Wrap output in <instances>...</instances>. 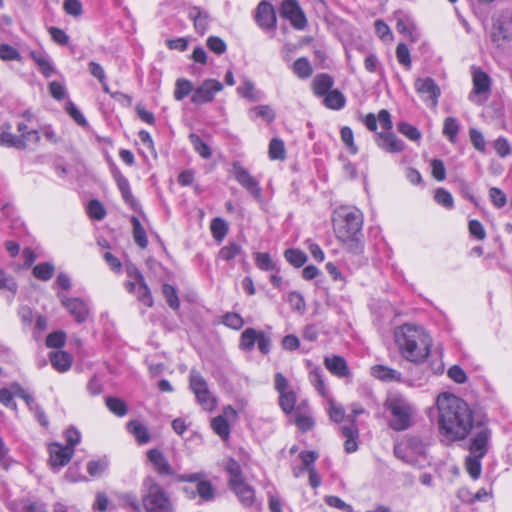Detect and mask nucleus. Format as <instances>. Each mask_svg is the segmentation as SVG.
<instances>
[{
    "instance_id": "aec40b11",
    "label": "nucleus",
    "mask_w": 512,
    "mask_h": 512,
    "mask_svg": "<svg viewBox=\"0 0 512 512\" xmlns=\"http://www.w3.org/2000/svg\"><path fill=\"white\" fill-rule=\"evenodd\" d=\"M230 488L235 492L239 501L244 506H251L254 503L255 491L252 486L245 482V480L231 485Z\"/></svg>"
},
{
    "instance_id": "b1692460",
    "label": "nucleus",
    "mask_w": 512,
    "mask_h": 512,
    "mask_svg": "<svg viewBox=\"0 0 512 512\" xmlns=\"http://www.w3.org/2000/svg\"><path fill=\"white\" fill-rule=\"evenodd\" d=\"M324 363L326 368L338 377H346L349 375L347 363L341 356L325 357Z\"/></svg>"
},
{
    "instance_id": "79ce46f5",
    "label": "nucleus",
    "mask_w": 512,
    "mask_h": 512,
    "mask_svg": "<svg viewBox=\"0 0 512 512\" xmlns=\"http://www.w3.org/2000/svg\"><path fill=\"white\" fill-rule=\"evenodd\" d=\"M225 469L229 473V486L244 480L241 472V467L238 462L233 459H229L225 464Z\"/></svg>"
},
{
    "instance_id": "3c124183",
    "label": "nucleus",
    "mask_w": 512,
    "mask_h": 512,
    "mask_svg": "<svg viewBox=\"0 0 512 512\" xmlns=\"http://www.w3.org/2000/svg\"><path fill=\"white\" fill-rule=\"evenodd\" d=\"M309 380L322 396H326L327 391L321 374V370L319 368L311 370L309 374Z\"/></svg>"
},
{
    "instance_id": "412c9836",
    "label": "nucleus",
    "mask_w": 512,
    "mask_h": 512,
    "mask_svg": "<svg viewBox=\"0 0 512 512\" xmlns=\"http://www.w3.org/2000/svg\"><path fill=\"white\" fill-rule=\"evenodd\" d=\"M371 375L383 382H401V373L395 369L384 365H374L371 367Z\"/></svg>"
},
{
    "instance_id": "4468645a",
    "label": "nucleus",
    "mask_w": 512,
    "mask_h": 512,
    "mask_svg": "<svg viewBox=\"0 0 512 512\" xmlns=\"http://www.w3.org/2000/svg\"><path fill=\"white\" fill-rule=\"evenodd\" d=\"M238 183L245 188L253 197H261V188L258 181L243 167L235 163L231 171Z\"/></svg>"
},
{
    "instance_id": "a211bd4d",
    "label": "nucleus",
    "mask_w": 512,
    "mask_h": 512,
    "mask_svg": "<svg viewBox=\"0 0 512 512\" xmlns=\"http://www.w3.org/2000/svg\"><path fill=\"white\" fill-rule=\"evenodd\" d=\"M255 20L261 28H274L276 15L273 6L267 1H261L256 9Z\"/></svg>"
},
{
    "instance_id": "f3484780",
    "label": "nucleus",
    "mask_w": 512,
    "mask_h": 512,
    "mask_svg": "<svg viewBox=\"0 0 512 512\" xmlns=\"http://www.w3.org/2000/svg\"><path fill=\"white\" fill-rule=\"evenodd\" d=\"M129 277L134 278L137 281V288L135 294L137 299L147 307L153 306V298L151 291L147 286L142 273L135 267L127 270Z\"/></svg>"
},
{
    "instance_id": "bf43d9fd",
    "label": "nucleus",
    "mask_w": 512,
    "mask_h": 512,
    "mask_svg": "<svg viewBox=\"0 0 512 512\" xmlns=\"http://www.w3.org/2000/svg\"><path fill=\"white\" fill-rule=\"evenodd\" d=\"M22 140L9 131H0V145L5 147L20 148Z\"/></svg>"
},
{
    "instance_id": "1a4fd4ad",
    "label": "nucleus",
    "mask_w": 512,
    "mask_h": 512,
    "mask_svg": "<svg viewBox=\"0 0 512 512\" xmlns=\"http://www.w3.org/2000/svg\"><path fill=\"white\" fill-rule=\"evenodd\" d=\"M415 89L428 106L432 108L437 106L441 90L432 78L425 77L416 79Z\"/></svg>"
},
{
    "instance_id": "13d9d810",
    "label": "nucleus",
    "mask_w": 512,
    "mask_h": 512,
    "mask_svg": "<svg viewBox=\"0 0 512 512\" xmlns=\"http://www.w3.org/2000/svg\"><path fill=\"white\" fill-rule=\"evenodd\" d=\"M269 156L270 158L283 159L285 156L284 142L280 139H272L269 144Z\"/></svg>"
},
{
    "instance_id": "2eb2a0df",
    "label": "nucleus",
    "mask_w": 512,
    "mask_h": 512,
    "mask_svg": "<svg viewBox=\"0 0 512 512\" xmlns=\"http://www.w3.org/2000/svg\"><path fill=\"white\" fill-rule=\"evenodd\" d=\"M49 462L53 469H60L67 465L74 455L71 447H65L59 443H51L49 445Z\"/></svg>"
},
{
    "instance_id": "9b49d317",
    "label": "nucleus",
    "mask_w": 512,
    "mask_h": 512,
    "mask_svg": "<svg viewBox=\"0 0 512 512\" xmlns=\"http://www.w3.org/2000/svg\"><path fill=\"white\" fill-rule=\"evenodd\" d=\"M408 451H410L412 454L423 455L425 453V444L419 437L409 436L394 447L395 456L403 461L410 463L411 458L408 454Z\"/></svg>"
},
{
    "instance_id": "393cba45",
    "label": "nucleus",
    "mask_w": 512,
    "mask_h": 512,
    "mask_svg": "<svg viewBox=\"0 0 512 512\" xmlns=\"http://www.w3.org/2000/svg\"><path fill=\"white\" fill-rule=\"evenodd\" d=\"M51 365L58 372H66L71 368L72 357L65 351L51 352L49 355Z\"/></svg>"
},
{
    "instance_id": "37998d69",
    "label": "nucleus",
    "mask_w": 512,
    "mask_h": 512,
    "mask_svg": "<svg viewBox=\"0 0 512 512\" xmlns=\"http://www.w3.org/2000/svg\"><path fill=\"white\" fill-rule=\"evenodd\" d=\"M477 455L470 454L465 461L466 470L473 479L479 478L481 474V459Z\"/></svg>"
},
{
    "instance_id": "f704fd0d",
    "label": "nucleus",
    "mask_w": 512,
    "mask_h": 512,
    "mask_svg": "<svg viewBox=\"0 0 512 512\" xmlns=\"http://www.w3.org/2000/svg\"><path fill=\"white\" fill-rule=\"evenodd\" d=\"M324 96V104L329 109L339 110L345 105V97L338 90H332Z\"/></svg>"
},
{
    "instance_id": "680f3d73",
    "label": "nucleus",
    "mask_w": 512,
    "mask_h": 512,
    "mask_svg": "<svg viewBox=\"0 0 512 512\" xmlns=\"http://www.w3.org/2000/svg\"><path fill=\"white\" fill-rule=\"evenodd\" d=\"M140 138L142 142V148L141 151L143 153V157L146 159H149L151 157H156L153 145H152V139L148 132H141Z\"/></svg>"
},
{
    "instance_id": "c9c22d12",
    "label": "nucleus",
    "mask_w": 512,
    "mask_h": 512,
    "mask_svg": "<svg viewBox=\"0 0 512 512\" xmlns=\"http://www.w3.org/2000/svg\"><path fill=\"white\" fill-rule=\"evenodd\" d=\"M192 91H193V85H192L191 81L184 79V78H179L176 80L175 90H174V98L177 101L183 100Z\"/></svg>"
},
{
    "instance_id": "cd10ccee",
    "label": "nucleus",
    "mask_w": 512,
    "mask_h": 512,
    "mask_svg": "<svg viewBox=\"0 0 512 512\" xmlns=\"http://www.w3.org/2000/svg\"><path fill=\"white\" fill-rule=\"evenodd\" d=\"M494 28L499 31L503 39H512V12L506 11L501 14Z\"/></svg>"
},
{
    "instance_id": "0e129e2a",
    "label": "nucleus",
    "mask_w": 512,
    "mask_h": 512,
    "mask_svg": "<svg viewBox=\"0 0 512 512\" xmlns=\"http://www.w3.org/2000/svg\"><path fill=\"white\" fill-rule=\"evenodd\" d=\"M255 263L259 269L264 271H271L275 268L274 262L267 253H256Z\"/></svg>"
},
{
    "instance_id": "4c0bfd02",
    "label": "nucleus",
    "mask_w": 512,
    "mask_h": 512,
    "mask_svg": "<svg viewBox=\"0 0 512 512\" xmlns=\"http://www.w3.org/2000/svg\"><path fill=\"white\" fill-rule=\"evenodd\" d=\"M105 403L107 408L118 417H123L128 411L126 403L120 398L106 397Z\"/></svg>"
},
{
    "instance_id": "5fc2aeb1",
    "label": "nucleus",
    "mask_w": 512,
    "mask_h": 512,
    "mask_svg": "<svg viewBox=\"0 0 512 512\" xmlns=\"http://www.w3.org/2000/svg\"><path fill=\"white\" fill-rule=\"evenodd\" d=\"M396 28L399 33L406 35L413 41L415 40V38L413 36L414 31H415V26L410 19L399 17L397 19Z\"/></svg>"
},
{
    "instance_id": "338daca9",
    "label": "nucleus",
    "mask_w": 512,
    "mask_h": 512,
    "mask_svg": "<svg viewBox=\"0 0 512 512\" xmlns=\"http://www.w3.org/2000/svg\"><path fill=\"white\" fill-rule=\"evenodd\" d=\"M459 130L458 123L455 118L447 117L444 120L443 133L450 139L454 140Z\"/></svg>"
},
{
    "instance_id": "8fccbe9b",
    "label": "nucleus",
    "mask_w": 512,
    "mask_h": 512,
    "mask_svg": "<svg viewBox=\"0 0 512 512\" xmlns=\"http://www.w3.org/2000/svg\"><path fill=\"white\" fill-rule=\"evenodd\" d=\"M251 117L259 116L266 122L270 123L275 119V112L269 105H260L250 110Z\"/></svg>"
},
{
    "instance_id": "39448f33",
    "label": "nucleus",
    "mask_w": 512,
    "mask_h": 512,
    "mask_svg": "<svg viewBox=\"0 0 512 512\" xmlns=\"http://www.w3.org/2000/svg\"><path fill=\"white\" fill-rule=\"evenodd\" d=\"M386 409L390 412L389 426L395 431H403L412 425L414 409L402 396H391L385 402Z\"/></svg>"
},
{
    "instance_id": "c03bdc74",
    "label": "nucleus",
    "mask_w": 512,
    "mask_h": 512,
    "mask_svg": "<svg viewBox=\"0 0 512 512\" xmlns=\"http://www.w3.org/2000/svg\"><path fill=\"white\" fill-rule=\"evenodd\" d=\"M286 260L294 267H301L307 261V255L298 249H288L285 251Z\"/></svg>"
},
{
    "instance_id": "473e14b6",
    "label": "nucleus",
    "mask_w": 512,
    "mask_h": 512,
    "mask_svg": "<svg viewBox=\"0 0 512 512\" xmlns=\"http://www.w3.org/2000/svg\"><path fill=\"white\" fill-rule=\"evenodd\" d=\"M259 337V332L254 328L245 329L240 338V348L245 351H250L253 349L255 343H257Z\"/></svg>"
},
{
    "instance_id": "4d7b16f0",
    "label": "nucleus",
    "mask_w": 512,
    "mask_h": 512,
    "mask_svg": "<svg viewBox=\"0 0 512 512\" xmlns=\"http://www.w3.org/2000/svg\"><path fill=\"white\" fill-rule=\"evenodd\" d=\"M398 131L412 141H418L421 138L420 131L413 125L401 122L397 126Z\"/></svg>"
},
{
    "instance_id": "72a5a7b5",
    "label": "nucleus",
    "mask_w": 512,
    "mask_h": 512,
    "mask_svg": "<svg viewBox=\"0 0 512 512\" xmlns=\"http://www.w3.org/2000/svg\"><path fill=\"white\" fill-rule=\"evenodd\" d=\"M131 223L133 225V237L136 244L142 249L146 248L148 245V239L146 237V232L140 223V220L133 216L131 218Z\"/></svg>"
},
{
    "instance_id": "bb28decb",
    "label": "nucleus",
    "mask_w": 512,
    "mask_h": 512,
    "mask_svg": "<svg viewBox=\"0 0 512 512\" xmlns=\"http://www.w3.org/2000/svg\"><path fill=\"white\" fill-rule=\"evenodd\" d=\"M342 435L345 438L344 448L347 453L355 452L358 449L357 437H358V429L354 422H352L348 426H343L341 428Z\"/></svg>"
},
{
    "instance_id": "58836bf2",
    "label": "nucleus",
    "mask_w": 512,
    "mask_h": 512,
    "mask_svg": "<svg viewBox=\"0 0 512 512\" xmlns=\"http://www.w3.org/2000/svg\"><path fill=\"white\" fill-rule=\"evenodd\" d=\"M54 265L48 262L39 263L33 268V275L42 281H48L54 274Z\"/></svg>"
},
{
    "instance_id": "864d4df0",
    "label": "nucleus",
    "mask_w": 512,
    "mask_h": 512,
    "mask_svg": "<svg viewBox=\"0 0 512 512\" xmlns=\"http://www.w3.org/2000/svg\"><path fill=\"white\" fill-rule=\"evenodd\" d=\"M434 199L439 205L445 207L446 209H451L454 206L452 195L444 188H438L435 191Z\"/></svg>"
},
{
    "instance_id": "49530a36",
    "label": "nucleus",
    "mask_w": 512,
    "mask_h": 512,
    "mask_svg": "<svg viewBox=\"0 0 512 512\" xmlns=\"http://www.w3.org/2000/svg\"><path fill=\"white\" fill-rule=\"evenodd\" d=\"M162 293H163V295L166 299V302L170 308H172L174 310L179 308L180 301H179L176 289L173 286H171L169 284H164L162 286Z\"/></svg>"
},
{
    "instance_id": "ea45409f",
    "label": "nucleus",
    "mask_w": 512,
    "mask_h": 512,
    "mask_svg": "<svg viewBox=\"0 0 512 512\" xmlns=\"http://www.w3.org/2000/svg\"><path fill=\"white\" fill-rule=\"evenodd\" d=\"M211 427L213 431L222 439H227L230 434V428L227 420L223 416H217L212 419Z\"/></svg>"
},
{
    "instance_id": "f257e3e1",
    "label": "nucleus",
    "mask_w": 512,
    "mask_h": 512,
    "mask_svg": "<svg viewBox=\"0 0 512 512\" xmlns=\"http://www.w3.org/2000/svg\"><path fill=\"white\" fill-rule=\"evenodd\" d=\"M436 405L441 437L447 442L464 440L476 423L469 404L453 394L442 393L437 397Z\"/></svg>"
},
{
    "instance_id": "0eeeda50",
    "label": "nucleus",
    "mask_w": 512,
    "mask_h": 512,
    "mask_svg": "<svg viewBox=\"0 0 512 512\" xmlns=\"http://www.w3.org/2000/svg\"><path fill=\"white\" fill-rule=\"evenodd\" d=\"M203 472L176 475L177 482H196V492L203 501H211L215 497V489L211 482L205 479Z\"/></svg>"
},
{
    "instance_id": "5701e85b",
    "label": "nucleus",
    "mask_w": 512,
    "mask_h": 512,
    "mask_svg": "<svg viewBox=\"0 0 512 512\" xmlns=\"http://www.w3.org/2000/svg\"><path fill=\"white\" fill-rule=\"evenodd\" d=\"M111 171L114 175V178L117 182L118 188L121 191L122 197L124 201L129 204L132 208H135L137 203L130 191V186L128 180L121 175V173L116 169L115 165H111Z\"/></svg>"
},
{
    "instance_id": "f8f14e48",
    "label": "nucleus",
    "mask_w": 512,
    "mask_h": 512,
    "mask_svg": "<svg viewBox=\"0 0 512 512\" xmlns=\"http://www.w3.org/2000/svg\"><path fill=\"white\" fill-rule=\"evenodd\" d=\"M281 16L288 19L292 26L302 30L307 25L304 12L296 0H284L281 5Z\"/></svg>"
},
{
    "instance_id": "e2e57ef3",
    "label": "nucleus",
    "mask_w": 512,
    "mask_h": 512,
    "mask_svg": "<svg viewBox=\"0 0 512 512\" xmlns=\"http://www.w3.org/2000/svg\"><path fill=\"white\" fill-rule=\"evenodd\" d=\"M396 57L398 62L406 68L411 67V57L408 47L404 43H399L396 48Z\"/></svg>"
},
{
    "instance_id": "7c9ffc66",
    "label": "nucleus",
    "mask_w": 512,
    "mask_h": 512,
    "mask_svg": "<svg viewBox=\"0 0 512 512\" xmlns=\"http://www.w3.org/2000/svg\"><path fill=\"white\" fill-rule=\"evenodd\" d=\"M30 56L45 77H50L53 74L54 68L45 54L40 51H31Z\"/></svg>"
},
{
    "instance_id": "dca6fc26",
    "label": "nucleus",
    "mask_w": 512,
    "mask_h": 512,
    "mask_svg": "<svg viewBox=\"0 0 512 512\" xmlns=\"http://www.w3.org/2000/svg\"><path fill=\"white\" fill-rule=\"evenodd\" d=\"M147 458L160 476H172L176 480L178 474L159 449H150L147 452Z\"/></svg>"
},
{
    "instance_id": "7ed1b4c3",
    "label": "nucleus",
    "mask_w": 512,
    "mask_h": 512,
    "mask_svg": "<svg viewBox=\"0 0 512 512\" xmlns=\"http://www.w3.org/2000/svg\"><path fill=\"white\" fill-rule=\"evenodd\" d=\"M142 505L146 512H172L173 504L169 494L153 477L143 481Z\"/></svg>"
},
{
    "instance_id": "c756f323",
    "label": "nucleus",
    "mask_w": 512,
    "mask_h": 512,
    "mask_svg": "<svg viewBox=\"0 0 512 512\" xmlns=\"http://www.w3.org/2000/svg\"><path fill=\"white\" fill-rule=\"evenodd\" d=\"M127 429L140 444H145L150 441L148 429L139 421L132 420L128 422Z\"/></svg>"
},
{
    "instance_id": "a878e982",
    "label": "nucleus",
    "mask_w": 512,
    "mask_h": 512,
    "mask_svg": "<svg viewBox=\"0 0 512 512\" xmlns=\"http://www.w3.org/2000/svg\"><path fill=\"white\" fill-rule=\"evenodd\" d=\"M188 15L193 20L194 27L198 33L204 34L208 30L209 16L206 12L194 6L190 8Z\"/></svg>"
},
{
    "instance_id": "423d86ee",
    "label": "nucleus",
    "mask_w": 512,
    "mask_h": 512,
    "mask_svg": "<svg viewBox=\"0 0 512 512\" xmlns=\"http://www.w3.org/2000/svg\"><path fill=\"white\" fill-rule=\"evenodd\" d=\"M189 380L198 403L203 409L212 411L216 407V399L210 393L206 380L194 369L190 372Z\"/></svg>"
},
{
    "instance_id": "e433bc0d",
    "label": "nucleus",
    "mask_w": 512,
    "mask_h": 512,
    "mask_svg": "<svg viewBox=\"0 0 512 512\" xmlns=\"http://www.w3.org/2000/svg\"><path fill=\"white\" fill-rule=\"evenodd\" d=\"M211 233L218 242L222 241L228 232V225L222 218H214L210 225Z\"/></svg>"
},
{
    "instance_id": "f03ea898",
    "label": "nucleus",
    "mask_w": 512,
    "mask_h": 512,
    "mask_svg": "<svg viewBox=\"0 0 512 512\" xmlns=\"http://www.w3.org/2000/svg\"><path fill=\"white\" fill-rule=\"evenodd\" d=\"M394 338L401 355L406 360L423 363L428 358L432 340L422 327L404 324L395 329Z\"/></svg>"
},
{
    "instance_id": "6ab92c4d",
    "label": "nucleus",
    "mask_w": 512,
    "mask_h": 512,
    "mask_svg": "<svg viewBox=\"0 0 512 512\" xmlns=\"http://www.w3.org/2000/svg\"><path fill=\"white\" fill-rule=\"evenodd\" d=\"M377 143L387 152H400L404 149L403 142L391 131L377 134Z\"/></svg>"
},
{
    "instance_id": "20e7f679",
    "label": "nucleus",
    "mask_w": 512,
    "mask_h": 512,
    "mask_svg": "<svg viewBox=\"0 0 512 512\" xmlns=\"http://www.w3.org/2000/svg\"><path fill=\"white\" fill-rule=\"evenodd\" d=\"M363 225V215L357 208L341 207L335 220V232L343 242L357 240Z\"/></svg>"
},
{
    "instance_id": "052dcab7",
    "label": "nucleus",
    "mask_w": 512,
    "mask_h": 512,
    "mask_svg": "<svg viewBox=\"0 0 512 512\" xmlns=\"http://www.w3.org/2000/svg\"><path fill=\"white\" fill-rule=\"evenodd\" d=\"M87 209L89 216L96 220H102L106 215L104 206L98 200H91Z\"/></svg>"
},
{
    "instance_id": "6e6552de",
    "label": "nucleus",
    "mask_w": 512,
    "mask_h": 512,
    "mask_svg": "<svg viewBox=\"0 0 512 512\" xmlns=\"http://www.w3.org/2000/svg\"><path fill=\"white\" fill-rule=\"evenodd\" d=\"M473 429H475V432L471 438V444L469 447L470 454L477 455L478 457H484L488 451L491 431L487 425L481 421L476 422Z\"/></svg>"
},
{
    "instance_id": "69168bd1",
    "label": "nucleus",
    "mask_w": 512,
    "mask_h": 512,
    "mask_svg": "<svg viewBox=\"0 0 512 512\" xmlns=\"http://www.w3.org/2000/svg\"><path fill=\"white\" fill-rule=\"evenodd\" d=\"M0 290H7L11 293H15L17 290V284L13 277L6 274V272L0 267Z\"/></svg>"
},
{
    "instance_id": "ddd939ff",
    "label": "nucleus",
    "mask_w": 512,
    "mask_h": 512,
    "mask_svg": "<svg viewBox=\"0 0 512 512\" xmlns=\"http://www.w3.org/2000/svg\"><path fill=\"white\" fill-rule=\"evenodd\" d=\"M57 296L61 304L78 323L86 321L89 316V308L84 300L80 298H69L62 293H58Z\"/></svg>"
},
{
    "instance_id": "6e6d98bb",
    "label": "nucleus",
    "mask_w": 512,
    "mask_h": 512,
    "mask_svg": "<svg viewBox=\"0 0 512 512\" xmlns=\"http://www.w3.org/2000/svg\"><path fill=\"white\" fill-rule=\"evenodd\" d=\"M117 496H118V499L121 502L122 506L130 507L134 511L140 510V503H139L138 498L135 493H133V492L119 493Z\"/></svg>"
},
{
    "instance_id": "09e8293b",
    "label": "nucleus",
    "mask_w": 512,
    "mask_h": 512,
    "mask_svg": "<svg viewBox=\"0 0 512 512\" xmlns=\"http://www.w3.org/2000/svg\"><path fill=\"white\" fill-rule=\"evenodd\" d=\"M108 468V461L105 458L89 461L87 464V472L90 476L96 477L102 475Z\"/></svg>"
},
{
    "instance_id": "c85d7f7f",
    "label": "nucleus",
    "mask_w": 512,
    "mask_h": 512,
    "mask_svg": "<svg viewBox=\"0 0 512 512\" xmlns=\"http://www.w3.org/2000/svg\"><path fill=\"white\" fill-rule=\"evenodd\" d=\"M237 93L252 102H257L262 98V93L256 90L254 83L247 78L242 80V84L237 88Z\"/></svg>"
},
{
    "instance_id": "a18cd8bd",
    "label": "nucleus",
    "mask_w": 512,
    "mask_h": 512,
    "mask_svg": "<svg viewBox=\"0 0 512 512\" xmlns=\"http://www.w3.org/2000/svg\"><path fill=\"white\" fill-rule=\"evenodd\" d=\"M242 248L236 243H230L222 247L218 253V257L224 261H230L242 254Z\"/></svg>"
},
{
    "instance_id": "9d476101",
    "label": "nucleus",
    "mask_w": 512,
    "mask_h": 512,
    "mask_svg": "<svg viewBox=\"0 0 512 512\" xmlns=\"http://www.w3.org/2000/svg\"><path fill=\"white\" fill-rule=\"evenodd\" d=\"M223 85L215 79H206L196 88L192 94L191 101L201 105L213 101L216 93L222 91Z\"/></svg>"
},
{
    "instance_id": "a19ab883",
    "label": "nucleus",
    "mask_w": 512,
    "mask_h": 512,
    "mask_svg": "<svg viewBox=\"0 0 512 512\" xmlns=\"http://www.w3.org/2000/svg\"><path fill=\"white\" fill-rule=\"evenodd\" d=\"M293 72L302 79L308 78L312 74V67L307 58H298L293 63Z\"/></svg>"
},
{
    "instance_id": "774afa93",
    "label": "nucleus",
    "mask_w": 512,
    "mask_h": 512,
    "mask_svg": "<svg viewBox=\"0 0 512 512\" xmlns=\"http://www.w3.org/2000/svg\"><path fill=\"white\" fill-rule=\"evenodd\" d=\"M288 302L292 309L303 314L306 308L303 296L298 292H291L288 295Z\"/></svg>"
},
{
    "instance_id": "603ef678",
    "label": "nucleus",
    "mask_w": 512,
    "mask_h": 512,
    "mask_svg": "<svg viewBox=\"0 0 512 512\" xmlns=\"http://www.w3.org/2000/svg\"><path fill=\"white\" fill-rule=\"evenodd\" d=\"M40 133L37 130H29L27 132H23L18 139L22 140L21 148L31 147L33 145H37L40 142Z\"/></svg>"
},
{
    "instance_id": "4be33fe9",
    "label": "nucleus",
    "mask_w": 512,
    "mask_h": 512,
    "mask_svg": "<svg viewBox=\"0 0 512 512\" xmlns=\"http://www.w3.org/2000/svg\"><path fill=\"white\" fill-rule=\"evenodd\" d=\"M491 88L490 77L481 70H475L473 72V93L475 95H485V99L488 97Z\"/></svg>"
},
{
    "instance_id": "2f4dec72",
    "label": "nucleus",
    "mask_w": 512,
    "mask_h": 512,
    "mask_svg": "<svg viewBox=\"0 0 512 512\" xmlns=\"http://www.w3.org/2000/svg\"><path fill=\"white\" fill-rule=\"evenodd\" d=\"M333 85L332 78L327 74L318 75L314 79V92L319 96H324L330 92V88Z\"/></svg>"
},
{
    "instance_id": "de8ad7c7",
    "label": "nucleus",
    "mask_w": 512,
    "mask_h": 512,
    "mask_svg": "<svg viewBox=\"0 0 512 512\" xmlns=\"http://www.w3.org/2000/svg\"><path fill=\"white\" fill-rule=\"evenodd\" d=\"M296 395L293 391H286L280 394L279 404L285 413H291L295 407Z\"/></svg>"
}]
</instances>
